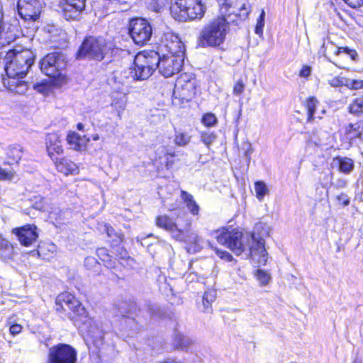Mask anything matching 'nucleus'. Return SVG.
<instances>
[{"label":"nucleus","mask_w":363,"mask_h":363,"mask_svg":"<svg viewBox=\"0 0 363 363\" xmlns=\"http://www.w3.org/2000/svg\"><path fill=\"white\" fill-rule=\"evenodd\" d=\"M228 20L223 16H218L206 23L200 30L198 45L201 48H217L225 40Z\"/></svg>","instance_id":"2"},{"label":"nucleus","mask_w":363,"mask_h":363,"mask_svg":"<svg viewBox=\"0 0 363 363\" xmlns=\"http://www.w3.org/2000/svg\"><path fill=\"white\" fill-rule=\"evenodd\" d=\"M172 17L179 21L201 19L205 13L201 0H173L170 6Z\"/></svg>","instance_id":"4"},{"label":"nucleus","mask_w":363,"mask_h":363,"mask_svg":"<svg viewBox=\"0 0 363 363\" xmlns=\"http://www.w3.org/2000/svg\"><path fill=\"white\" fill-rule=\"evenodd\" d=\"M22 327L18 324H13L10 326L9 331L11 335H16L21 332Z\"/></svg>","instance_id":"54"},{"label":"nucleus","mask_w":363,"mask_h":363,"mask_svg":"<svg viewBox=\"0 0 363 363\" xmlns=\"http://www.w3.org/2000/svg\"><path fill=\"white\" fill-rule=\"evenodd\" d=\"M111 99V106L115 107L118 113L123 111L125 108L127 97L124 92L113 93Z\"/></svg>","instance_id":"26"},{"label":"nucleus","mask_w":363,"mask_h":363,"mask_svg":"<svg viewBox=\"0 0 363 363\" xmlns=\"http://www.w3.org/2000/svg\"><path fill=\"white\" fill-rule=\"evenodd\" d=\"M52 160L55 162L57 169L65 175L74 174L79 172L78 166L66 157L60 159L55 158V160Z\"/></svg>","instance_id":"23"},{"label":"nucleus","mask_w":363,"mask_h":363,"mask_svg":"<svg viewBox=\"0 0 363 363\" xmlns=\"http://www.w3.org/2000/svg\"><path fill=\"white\" fill-rule=\"evenodd\" d=\"M346 86L352 89H359L363 86L362 80H347L346 79Z\"/></svg>","instance_id":"45"},{"label":"nucleus","mask_w":363,"mask_h":363,"mask_svg":"<svg viewBox=\"0 0 363 363\" xmlns=\"http://www.w3.org/2000/svg\"><path fill=\"white\" fill-rule=\"evenodd\" d=\"M338 205L342 206H347L350 204V200L348 196L345 194H341L336 197Z\"/></svg>","instance_id":"48"},{"label":"nucleus","mask_w":363,"mask_h":363,"mask_svg":"<svg viewBox=\"0 0 363 363\" xmlns=\"http://www.w3.org/2000/svg\"><path fill=\"white\" fill-rule=\"evenodd\" d=\"M2 249H5L6 250H7L9 252V254L12 251V247L9 243V242L6 240L0 239V250Z\"/></svg>","instance_id":"55"},{"label":"nucleus","mask_w":363,"mask_h":363,"mask_svg":"<svg viewBox=\"0 0 363 363\" xmlns=\"http://www.w3.org/2000/svg\"><path fill=\"white\" fill-rule=\"evenodd\" d=\"M350 112L352 113L357 114L363 112V99H357L350 106Z\"/></svg>","instance_id":"39"},{"label":"nucleus","mask_w":363,"mask_h":363,"mask_svg":"<svg viewBox=\"0 0 363 363\" xmlns=\"http://www.w3.org/2000/svg\"><path fill=\"white\" fill-rule=\"evenodd\" d=\"M101 260L104 262V264L108 268H114L115 267V261H113L110 259V257L108 258H101Z\"/></svg>","instance_id":"57"},{"label":"nucleus","mask_w":363,"mask_h":363,"mask_svg":"<svg viewBox=\"0 0 363 363\" xmlns=\"http://www.w3.org/2000/svg\"><path fill=\"white\" fill-rule=\"evenodd\" d=\"M157 52L151 51L148 53L140 52L135 57L133 79L145 80L148 79L156 69Z\"/></svg>","instance_id":"8"},{"label":"nucleus","mask_w":363,"mask_h":363,"mask_svg":"<svg viewBox=\"0 0 363 363\" xmlns=\"http://www.w3.org/2000/svg\"><path fill=\"white\" fill-rule=\"evenodd\" d=\"M43 4V0H18V14L25 21H35L40 16Z\"/></svg>","instance_id":"15"},{"label":"nucleus","mask_w":363,"mask_h":363,"mask_svg":"<svg viewBox=\"0 0 363 363\" xmlns=\"http://www.w3.org/2000/svg\"><path fill=\"white\" fill-rule=\"evenodd\" d=\"M85 267L90 270H97L99 263L94 257H87L84 260Z\"/></svg>","instance_id":"41"},{"label":"nucleus","mask_w":363,"mask_h":363,"mask_svg":"<svg viewBox=\"0 0 363 363\" xmlns=\"http://www.w3.org/2000/svg\"><path fill=\"white\" fill-rule=\"evenodd\" d=\"M130 34L133 41L138 45L146 43L152 36V27L145 19L136 18L130 23Z\"/></svg>","instance_id":"13"},{"label":"nucleus","mask_w":363,"mask_h":363,"mask_svg":"<svg viewBox=\"0 0 363 363\" xmlns=\"http://www.w3.org/2000/svg\"><path fill=\"white\" fill-rule=\"evenodd\" d=\"M175 155V153H167V161H166V167L170 168L174 164V161L169 159V157H173Z\"/></svg>","instance_id":"58"},{"label":"nucleus","mask_w":363,"mask_h":363,"mask_svg":"<svg viewBox=\"0 0 363 363\" xmlns=\"http://www.w3.org/2000/svg\"><path fill=\"white\" fill-rule=\"evenodd\" d=\"M347 132L352 138L363 139V121L354 124H350Z\"/></svg>","instance_id":"30"},{"label":"nucleus","mask_w":363,"mask_h":363,"mask_svg":"<svg viewBox=\"0 0 363 363\" xmlns=\"http://www.w3.org/2000/svg\"><path fill=\"white\" fill-rule=\"evenodd\" d=\"M160 363H182V362H178L174 359H167L162 362H160Z\"/></svg>","instance_id":"61"},{"label":"nucleus","mask_w":363,"mask_h":363,"mask_svg":"<svg viewBox=\"0 0 363 363\" xmlns=\"http://www.w3.org/2000/svg\"><path fill=\"white\" fill-rule=\"evenodd\" d=\"M77 352L69 345L59 344L50 349L47 363H76Z\"/></svg>","instance_id":"12"},{"label":"nucleus","mask_w":363,"mask_h":363,"mask_svg":"<svg viewBox=\"0 0 363 363\" xmlns=\"http://www.w3.org/2000/svg\"><path fill=\"white\" fill-rule=\"evenodd\" d=\"M218 242L231 250L237 255H240L244 250L242 233L238 230H222L217 235Z\"/></svg>","instance_id":"14"},{"label":"nucleus","mask_w":363,"mask_h":363,"mask_svg":"<svg viewBox=\"0 0 363 363\" xmlns=\"http://www.w3.org/2000/svg\"><path fill=\"white\" fill-rule=\"evenodd\" d=\"M350 7L358 8L363 6V0H343Z\"/></svg>","instance_id":"52"},{"label":"nucleus","mask_w":363,"mask_h":363,"mask_svg":"<svg viewBox=\"0 0 363 363\" xmlns=\"http://www.w3.org/2000/svg\"><path fill=\"white\" fill-rule=\"evenodd\" d=\"M35 56L30 50H18L13 49L6 56L5 71L9 77H25L33 64Z\"/></svg>","instance_id":"3"},{"label":"nucleus","mask_w":363,"mask_h":363,"mask_svg":"<svg viewBox=\"0 0 363 363\" xmlns=\"http://www.w3.org/2000/svg\"><path fill=\"white\" fill-rule=\"evenodd\" d=\"M57 210H55V211H52L50 213V218H55L56 220H57V213L56 212Z\"/></svg>","instance_id":"60"},{"label":"nucleus","mask_w":363,"mask_h":363,"mask_svg":"<svg viewBox=\"0 0 363 363\" xmlns=\"http://www.w3.org/2000/svg\"><path fill=\"white\" fill-rule=\"evenodd\" d=\"M339 167V170L345 174H348L353 170L354 162L348 157H337L334 160Z\"/></svg>","instance_id":"28"},{"label":"nucleus","mask_w":363,"mask_h":363,"mask_svg":"<svg viewBox=\"0 0 363 363\" xmlns=\"http://www.w3.org/2000/svg\"><path fill=\"white\" fill-rule=\"evenodd\" d=\"M157 225L170 232L174 235L177 234L180 230L177 228L174 221L166 216H160L157 218Z\"/></svg>","instance_id":"24"},{"label":"nucleus","mask_w":363,"mask_h":363,"mask_svg":"<svg viewBox=\"0 0 363 363\" xmlns=\"http://www.w3.org/2000/svg\"><path fill=\"white\" fill-rule=\"evenodd\" d=\"M311 67L307 65H305L302 67L299 75L301 77H308L311 75Z\"/></svg>","instance_id":"56"},{"label":"nucleus","mask_w":363,"mask_h":363,"mask_svg":"<svg viewBox=\"0 0 363 363\" xmlns=\"http://www.w3.org/2000/svg\"><path fill=\"white\" fill-rule=\"evenodd\" d=\"M176 240L186 242L188 247V251L191 252H196L201 250V238L194 232L186 231L184 233L180 230L177 234L174 235Z\"/></svg>","instance_id":"18"},{"label":"nucleus","mask_w":363,"mask_h":363,"mask_svg":"<svg viewBox=\"0 0 363 363\" xmlns=\"http://www.w3.org/2000/svg\"><path fill=\"white\" fill-rule=\"evenodd\" d=\"M319 53L325 57L328 60L330 61L329 57L331 55H339L340 53H346L350 55L352 59L354 58L355 52L347 48L337 47L333 42L325 40L323 41V45L319 50Z\"/></svg>","instance_id":"19"},{"label":"nucleus","mask_w":363,"mask_h":363,"mask_svg":"<svg viewBox=\"0 0 363 363\" xmlns=\"http://www.w3.org/2000/svg\"><path fill=\"white\" fill-rule=\"evenodd\" d=\"M56 305L57 306H60L64 311H71L69 313V317L76 325L80 327L81 323L86 322L87 315L85 308L72 294H62L59 295L56 299Z\"/></svg>","instance_id":"7"},{"label":"nucleus","mask_w":363,"mask_h":363,"mask_svg":"<svg viewBox=\"0 0 363 363\" xmlns=\"http://www.w3.org/2000/svg\"><path fill=\"white\" fill-rule=\"evenodd\" d=\"M216 297V294L215 291L211 290L204 293L203 296V305L206 312L209 311L211 303L215 301Z\"/></svg>","instance_id":"34"},{"label":"nucleus","mask_w":363,"mask_h":363,"mask_svg":"<svg viewBox=\"0 0 363 363\" xmlns=\"http://www.w3.org/2000/svg\"><path fill=\"white\" fill-rule=\"evenodd\" d=\"M217 118L212 113H207L202 117L201 122L206 127H212L217 123Z\"/></svg>","instance_id":"38"},{"label":"nucleus","mask_w":363,"mask_h":363,"mask_svg":"<svg viewBox=\"0 0 363 363\" xmlns=\"http://www.w3.org/2000/svg\"><path fill=\"white\" fill-rule=\"evenodd\" d=\"M89 141V138H86L85 136L81 137L79 135V140L76 146H74V150L81 151L84 150L87 143Z\"/></svg>","instance_id":"43"},{"label":"nucleus","mask_w":363,"mask_h":363,"mask_svg":"<svg viewBox=\"0 0 363 363\" xmlns=\"http://www.w3.org/2000/svg\"><path fill=\"white\" fill-rule=\"evenodd\" d=\"M24 77H9L6 76V77L3 78L4 86L11 92L23 94L26 93L28 89L26 82L22 80Z\"/></svg>","instance_id":"22"},{"label":"nucleus","mask_w":363,"mask_h":363,"mask_svg":"<svg viewBox=\"0 0 363 363\" xmlns=\"http://www.w3.org/2000/svg\"><path fill=\"white\" fill-rule=\"evenodd\" d=\"M98 256L101 258H108L109 255L106 253V249L105 248H99L96 251Z\"/></svg>","instance_id":"59"},{"label":"nucleus","mask_w":363,"mask_h":363,"mask_svg":"<svg viewBox=\"0 0 363 363\" xmlns=\"http://www.w3.org/2000/svg\"><path fill=\"white\" fill-rule=\"evenodd\" d=\"M121 325L124 330H132L135 326V319L129 315H122Z\"/></svg>","instance_id":"36"},{"label":"nucleus","mask_w":363,"mask_h":363,"mask_svg":"<svg viewBox=\"0 0 363 363\" xmlns=\"http://www.w3.org/2000/svg\"><path fill=\"white\" fill-rule=\"evenodd\" d=\"M216 252L217 255L220 257L221 259H225L227 261H230L233 259L232 255L228 252L216 249Z\"/></svg>","instance_id":"50"},{"label":"nucleus","mask_w":363,"mask_h":363,"mask_svg":"<svg viewBox=\"0 0 363 363\" xmlns=\"http://www.w3.org/2000/svg\"><path fill=\"white\" fill-rule=\"evenodd\" d=\"M46 199L44 198H40V201L35 202L33 204V206L35 208L40 210V211H45L46 210Z\"/></svg>","instance_id":"51"},{"label":"nucleus","mask_w":363,"mask_h":363,"mask_svg":"<svg viewBox=\"0 0 363 363\" xmlns=\"http://www.w3.org/2000/svg\"><path fill=\"white\" fill-rule=\"evenodd\" d=\"M198 87V82L194 74H181L175 83L174 99H178L182 104L189 102L195 97Z\"/></svg>","instance_id":"6"},{"label":"nucleus","mask_w":363,"mask_h":363,"mask_svg":"<svg viewBox=\"0 0 363 363\" xmlns=\"http://www.w3.org/2000/svg\"><path fill=\"white\" fill-rule=\"evenodd\" d=\"M37 228L34 225H26L18 228H14L12 233L15 234L21 245L28 247L31 245L38 237Z\"/></svg>","instance_id":"17"},{"label":"nucleus","mask_w":363,"mask_h":363,"mask_svg":"<svg viewBox=\"0 0 363 363\" xmlns=\"http://www.w3.org/2000/svg\"><path fill=\"white\" fill-rule=\"evenodd\" d=\"M201 141L208 147L216 140V135L211 131L206 130L200 133Z\"/></svg>","instance_id":"33"},{"label":"nucleus","mask_w":363,"mask_h":363,"mask_svg":"<svg viewBox=\"0 0 363 363\" xmlns=\"http://www.w3.org/2000/svg\"><path fill=\"white\" fill-rule=\"evenodd\" d=\"M9 157L13 162H18L22 157V149L20 146H12L8 152Z\"/></svg>","instance_id":"37"},{"label":"nucleus","mask_w":363,"mask_h":363,"mask_svg":"<svg viewBox=\"0 0 363 363\" xmlns=\"http://www.w3.org/2000/svg\"><path fill=\"white\" fill-rule=\"evenodd\" d=\"M191 140V136L182 130H175L174 143L179 147L188 145Z\"/></svg>","instance_id":"29"},{"label":"nucleus","mask_w":363,"mask_h":363,"mask_svg":"<svg viewBox=\"0 0 363 363\" xmlns=\"http://www.w3.org/2000/svg\"><path fill=\"white\" fill-rule=\"evenodd\" d=\"M269 235V229L263 223H257L254 231L250 235L248 245L250 255L255 264H265L267 262L264 238Z\"/></svg>","instance_id":"5"},{"label":"nucleus","mask_w":363,"mask_h":363,"mask_svg":"<svg viewBox=\"0 0 363 363\" xmlns=\"http://www.w3.org/2000/svg\"><path fill=\"white\" fill-rule=\"evenodd\" d=\"M108 50L105 39L89 37L82 43L77 52V58L88 57L101 61L108 53Z\"/></svg>","instance_id":"9"},{"label":"nucleus","mask_w":363,"mask_h":363,"mask_svg":"<svg viewBox=\"0 0 363 363\" xmlns=\"http://www.w3.org/2000/svg\"><path fill=\"white\" fill-rule=\"evenodd\" d=\"M250 12L248 0H225L220 8V16L228 20V23L235 21V18H246Z\"/></svg>","instance_id":"10"},{"label":"nucleus","mask_w":363,"mask_h":363,"mask_svg":"<svg viewBox=\"0 0 363 363\" xmlns=\"http://www.w3.org/2000/svg\"><path fill=\"white\" fill-rule=\"evenodd\" d=\"M245 87V85L243 83L242 80H238L234 85L233 94L235 95H240L243 92Z\"/></svg>","instance_id":"46"},{"label":"nucleus","mask_w":363,"mask_h":363,"mask_svg":"<svg viewBox=\"0 0 363 363\" xmlns=\"http://www.w3.org/2000/svg\"><path fill=\"white\" fill-rule=\"evenodd\" d=\"M255 277L260 286L267 285L272 279L270 274L262 269H257L255 272Z\"/></svg>","instance_id":"35"},{"label":"nucleus","mask_w":363,"mask_h":363,"mask_svg":"<svg viewBox=\"0 0 363 363\" xmlns=\"http://www.w3.org/2000/svg\"><path fill=\"white\" fill-rule=\"evenodd\" d=\"M264 17H265V12L262 9L261 11V13L259 15V17L257 20L256 26H255V33L258 35H262L263 33V28L264 26Z\"/></svg>","instance_id":"40"},{"label":"nucleus","mask_w":363,"mask_h":363,"mask_svg":"<svg viewBox=\"0 0 363 363\" xmlns=\"http://www.w3.org/2000/svg\"><path fill=\"white\" fill-rule=\"evenodd\" d=\"M165 47L168 53L162 57L157 53L156 68L164 77H170L178 73L183 64L184 45L177 36L171 33L165 35Z\"/></svg>","instance_id":"1"},{"label":"nucleus","mask_w":363,"mask_h":363,"mask_svg":"<svg viewBox=\"0 0 363 363\" xmlns=\"http://www.w3.org/2000/svg\"><path fill=\"white\" fill-rule=\"evenodd\" d=\"M86 0H65L60 5L67 20H77L85 8Z\"/></svg>","instance_id":"16"},{"label":"nucleus","mask_w":363,"mask_h":363,"mask_svg":"<svg viewBox=\"0 0 363 363\" xmlns=\"http://www.w3.org/2000/svg\"><path fill=\"white\" fill-rule=\"evenodd\" d=\"M181 198L186 204V208L194 216L199 213L200 207L194 199V196L186 191H181Z\"/></svg>","instance_id":"25"},{"label":"nucleus","mask_w":363,"mask_h":363,"mask_svg":"<svg viewBox=\"0 0 363 363\" xmlns=\"http://www.w3.org/2000/svg\"><path fill=\"white\" fill-rule=\"evenodd\" d=\"M16 37L14 26L4 21L3 13L0 11V43L3 45L9 44Z\"/></svg>","instance_id":"21"},{"label":"nucleus","mask_w":363,"mask_h":363,"mask_svg":"<svg viewBox=\"0 0 363 363\" xmlns=\"http://www.w3.org/2000/svg\"><path fill=\"white\" fill-rule=\"evenodd\" d=\"M105 227H106L107 235L109 238H113V236H115L116 238V241L122 242L123 235L121 234L116 233L114 229L111 226L106 225Z\"/></svg>","instance_id":"44"},{"label":"nucleus","mask_w":363,"mask_h":363,"mask_svg":"<svg viewBox=\"0 0 363 363\" xmlns=\"http://www.w3.org/2000/svg\"><path fill=\"white\" fill-rule=\"evenodd\" d=\"M329 84L333 87H340L346 84V79L340 77H334L329 80Z\"/></svg>","instance_id":"47"},{"label":"nucleus","mask_w":363,"mask_h":363,"mask_svg":"<svg viewBox=\"0 0 363 363\" xmlns=\"http://www.w3.org/2000/svg\"><path fill=\"white\" fill-rule=\"evenodd\" d=\"M352 363H362V360L357 357L353 359Z\"/></svg>","instance_id":"63"},{"label":"nucleus","mask_w":363,"mask_h":363,"mask_svg":"<svg viewBox=\"0 0 363 363\" xmlns=\"http://www.w3.org/2000/svg\"><path fill=\"white\" fill-rule=\"evenodd\" d=\"M155 2L152 4L150 5V9L158 13L160 11L161 9H162V4H163V0H155Z\"/></svg>","instance_id":"53"},{"label":"nucleus","mask_w":363,"mask_h":363,"mask_svg":"<svg viewBox=\"0 0 363 363\" xmlns=\"http://www.w3.org/2000/svg\"><path fill=\"white\" fill-rule=\"evenodd\" d=\"M255 191L257 198L261 201L263 198L269 194V189L264 182L259 181L255 184Z\"/></svg>","instance_id":"32"},{"label":"nucleus","mask_w":363,"mask_h":363,"mask_svg":"<svg viewBox=\"0 0 363 363\" xmlns=\"http://www.w3.org/2000/svg\"><path fill=\"white\" fill-rule=\"evenodd\" d=\"M13 173L11 171L8 172L4 169L0 167V179L1 180H11L13 178Z\"/></svg>","instance_id":"49"},{"label":"nucleus","mask_w":363,"mask_h":363,"mask_svg":"<svg viewBox=\"0 0 363 363\" xmlns=\"http://www.w3.org/2000/svg\"><path fill=\"white\" fill-rule=\"evenodd\" d=\"M318 101L314 96L310 97L306 103V107L308 111V121H311L315 112Z\"/></svg>","instance_id":"31"},{"label":"nucleus","mask_w":363,"mask_h":363,"mask_svg":"<svg viewBox=\"0 0 363 363\" xmlns=\"http://www.w3.org/2000/svg\"><path fill=\"white\" fill-rule=\"evenodd\" d=\"M45 143L48 155L52 160H55V154H62L63 148L62 146V141L58 133H50L47 134Z\"/></svg>","instance_id":"20"},{"label":"nucleus","mask_w":363,"mask_h":363,"mask_svg":"<svg viewBox=\"0 0 363 363\" xmlns=\"http://www.w3.org/2000/svg\"><path fill=\"white\" fill-rule=\"evenodd\" d=\"M149 311L151 314H154L155 313V308L154 306L150 307Z\"/></svg>","instance_id":"64"},{"label":"nucleus","mask_w":363,"mask_h":363,"mask_svg":"<svg viewBox=\"0 0 363 363\" xmlns=\"http://www.w3.org/2000/svg\"><path fill=\"white\" fill-rule=\"evenodd\" d=\"M77 129L79 130H84V125L82 123H79L77 124Z\"/></svg>","instance_id":"62"},{"label":"nucleus","mask_w":363,"mask_h":363,"mask_svg":"<svg viewBox=\"0 0 363 363\" xmlns=\"http://www.w3.org/2000/svg\"><path fill=\"white\" fill-rule=\"evenodd\" d=\"M174 345L177 349H187L192 343L191 339L182 333L176 331L174 337Z\"/></svg>","instance_id":"27"},{"label":"nucleus","mask_w":363,"mask_h":363,"mask_svg":"<svg viewBox=\"0 0 363 363\" xmlns=\"http://www.w3.org/2000/svg\"><path fill=\"white\" fill-rule=\"evenodd\" d=\"M79 140V134L71 132L67 136V141L68 144L74 149V146H76Z\"/></svg>","instance_id":"42"},{"label":"nucleus","mask_w":363,"mask_h":363,"mask_svg":"<svg viewBox=\"0 0 363 363\" xmlns=\"http://www.w3.org/2000/svg\"><path fill=\"white\" fill-rule=\"evenodd\" d=\"M64 55L59 52H52L45 56L40 62L43 73L51 78H60L62 71L66 67Z\"/></svg>","instance_id":"11"}]
</instances>
